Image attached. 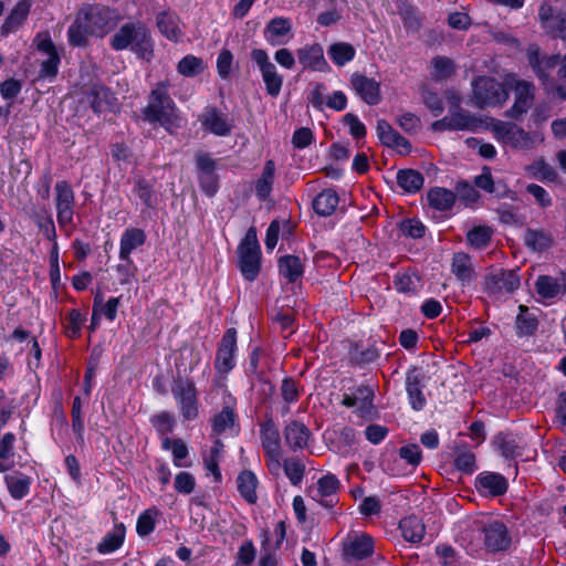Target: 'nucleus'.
Segmentation results:
<instances>
[{"instance_id":"f257e3e1","label":"nucleus","mask_w":566,"mask_h":566,"mask_svg":"<svg viewBox=\"0 0 566 566\" xmlns=\"http://www.w3.org/2000/svg\"><path fill=\"white\" fill-rule=\"evenodd\" d=\"M115 25L113 11L105 7L88 6L78 11L67 31L69 42L81 46L88 36H104Z\"/></svg>"},{"instance_id":"f03ea898","label":"nucleus","mask_w":566,"mask_h":566,"mask_svg":"<svg viewBox=\"0 0 566 566\" xmlns=\"http://www.w3.org/2000/svg\"><path fill=\"white\" fill-rule=\"evenodd\" d=\"M491 132L499 143L517 150H533L545 142L542 128L526 132L511 122L491 120Z\"/></svg>"},{"instance_id":"7ed1b4c3","label":"nucleus","mask_w":566,"mask_h":566,"mask_svg":"<svg viewBox=\"0 0 566 566\" xmlns=\"http://www.w3.org/2000/svg\"><path fill=\"white\" fill-rule=\"evenodd\" d=\"M144 117L149 123H159L167 129L178 126L179 117L176 105L168 94L167 83L160 82L151 90Z\"/></svg>"},{"instance_id":"20e7f679","label":"nucleus","mask_w":566,"mask_h":566,"mask_svg":"<svg viewBox=\"0 0 566 566\" xmlns=\"http://www.w3.org/2000/svg\"><path fill=\"white\" fill-rule=\"evenodd\" d=\"M112 48L117 51L130 49L138 56L149 60L153 55V41L148 29L142 22H129L112 38Z\"/></svg>"},{"instance_id":"39448f33","label":"nucleus","mask_w":566,"mask_h":566,"mask_svg":"<svg viewBox=\"0 0 566 566\" xmlns=\"http://www.w3.org/2000/svg\"><path fill=\"white\" fill-rule=\"evenodd\" d=\"M491 117H476L464 111H453L450 108L449 115L433 123L434 130H468L478 132L479 129L491 130Z\"/></svg>"},{"instance_id":"423d86ee","label":"nucleus","mask_w":566,"mask_h":566,"mask_svg":"<svg viewBox=\"0 0 566 566\" xmlns=\"http://www.w3.org/2000/svg\"><path fill=\"white\" fill-rule=\"evenodd\" d=\"M239 268L248 281H253L260 271L261 250L254 229H249L238 248Z\"/></svg>"},{"instance_id":"0eeeda50","label":"nucleus","mask_w":566,"mask_h":566,"mask_svg":"<svg viewBox=\"0 0 566 566\" xmlns=\"http://www.w3.org/2000/svg\"><path fill=\"white\" fill-rule=\"evenodd\" d=\"M473 101L479 107L501 106L507 98L505 85L492 77L480 76L472 83Z\"/></svg>"},{"instance_id":"6e6552de","label":"nucleus","mask_w":566,"mask_h":566,"mask_svg":"<svg viewBox=\"0 0 566 566\" xmlns=\"http://www.w3.org/2000/svg\"><path fill=\"white\" fill-rule=\"evenodd\" d=\"M527 57L532 69L542 81V84L545 86L547 92L551 91L548 75L551 71L555 69V66L558 65V77L566 81V54L562 59H559L557 55L541 56L538 46L531 45L527 49Z\"/></svg>"},{"instance_id":"1a4fd4ad","label":"nucleus","mask_w":566,"mask_h":566,"mask_svg":"<svg viewBox=\"0 0 566 566\" xmlns=\"http://www.w3.org/2000/svg\"><path fill=\"white\" fill-rule=\"evenodd\" d=\"M171 392L184 420H195L199 413L197 388L195 384L189 379H178L175 381Z\"/></svg>"},{"instance_id":"9d476101","label":"nucleus","mask_w":566,"mask_h":566,"mask_svg":"<svg viewBox=\"0 0 566 566\" xmlns=\"http://www.w3.org/2000/svg\"><path fill=\"white\" fill-rule=\"evenodd\" d=\"M33 43L36 50L45 55V59L40 64V77L53 80L59 72L61 59L50 33L48 31L38 33Z\"/></svg>"},{"instance_id":"9b49d317","label":"nucleus","mask_w":566,"mask_h":566,"mask_svg":"<svg viewBox=\"0 0 566 566\" xmlns=\"http://www.w3.org/2000/svg\"><path fill=\"white\" fill-rule=\"evenodd\" d=\"M251 59L260 70L268 94L277 96L283 85V76L270 60L268 52L263 49H253L251 51Z\"/></svg>"},{"instance_id":"f8f14e48","label":"nucleus","mask_w":566,"mask_h":566,"mask_svg":"<svg viewBox=\"0 0 566 566\" xmlns=\"http://www.w3.org/2000/svg\"><path fill=\"white\" fill-rule=\"evenodd\" d=\"M505 85L514 91V104L506 112V116L511 118H518L525 114L534 101V86L522 80H517L515 76H509Z\"/></svg>"},{"instance_id":"ddd939ff","label":"nucleus","mask_w":566,"mask_h":566,"mask_svg":"<svg viewBox=\"0 0 566 566\" xmlns=\"http://www.w3.org/2000/svg\"><path fill=\"white\" fill-rule=\"evenodd\" d=\"M520 286L516 271L495 270L486 275L484 290L494 297L513 293Z\"/></svg>"},{"instance_id":"4468645a","label":"nucleus","mask_w":566,"mask_h":566,"mask_svg":"<svg viewBox=\"0 0 566 566\" xmlns=\"http://www.w3.org/2000/svg\"><path fill=\"white\" fill-rule=\"evenodd\" d=\"M481 532L486 551L495 553L509 548L511 536L502 522L489 520L482 525Z\"/></svg>"},{"instance_id":"2eb2a0df","label":"nucleus","mask_w":566,"mask_h":566,"mask_svg":"<svg viewBox=\"0 0 566 566\" xmlns=\"http://www.w3.org/2000/svg\"><path fill=\"white\" fill-rule=\"evenodd\" d=\"M538 21L546 34L566 40V12L555 13L553 7L544 2L538 8Z\"/></svg>"},{"instance_id":"dca6fc26","label":"nucleus","mask_w":566,"mask_h":566,"mask_svg":"<svg viewBox=\"0 0 566 566\" xmlns=\"http://www.w3.org/2000/svg\"><path fill=\"white\" fill-rule=\"evenodd\" d=\"M297 62L304 71L327 72L329 65L324 56L323 46L317 43H307L296 50Z\"/></svg>"},{"instance_id":"f3484780","label":"nucleus","mask_w":566,"mask_h":566,"mask_svg":"<svg viewBox=\"0 0 566 566\" xmlns=\"http://www.w3.org/2000/svg\"><path fill=\"white\" fill-rule=\"evenodd\" d=\"M263 36L272 46H281L290 43L294 38L293 23L291 19L284 17H275L271 19L263 30Z\"/></svg>"},{"instance_id":"a211bd4d","label":"nucleus","mask_w":566,"mask_h":566,"mask_svg":"<svg viewBox=\"0 0 566 566\" xmlns=\"http://www.w3.org/2000/svg\"><path fill=\"white\" fill-rule=\"evenodd\" d=\"M55 206L57 222L61 228H67L73 222L74 193L70 185L60 181L55 185Z\"/></svg>"},{"instance_id":"6ab92c4d","label":"nucleus","mask_w":566,"mask_h":566,"mask_svg":"<svg viewBox=\"0 0 566 566\" xmlns=\"http://www.w3.org/2000/svg\"><path fill=\"white\" fill-rule=\"evenodd\" d=\"M237 331L229 328L219 344L216 356V368L219 373H229L235 365Z\"/></svg>"},{"instance_id":"aec40b11","label":"nucleus","mask_w":566,"mask_h":566,"mask_svg":"<svg viewBox=\"0 0 566 566\" xmlns=\"http://www.w3.org/2000/svg\"><path fill=\"white\" fill-rule=\"evenodd\" d=\"M338 490V479L333 474H326L319 478L316 484L310 488L308 494L314 501L318 502L323 506L331 507L337 500Z\"/></svg>"},{"instance_id":"412c9836","label":"nucleus","mask_w":566,"mask_h":566,"mask_svg":"<svg viewBox=\"0 0 566 566\" xmlns=\"http://www.w3.org/2000/svg\"><path fill=\"white\" fill-rule=\"evenodd\" d=\"M350 87L368 105H378L381 101L380 83L373 77L353 73Z\"/></svg>"},{"instance_id":"4be33fe9","label":"nucleus","mask_w":566,"mask_h":566,"mask_svg":"<svg viewBox=\"0 0 566 566\" xmlns=\"http://www.w3.org/2000/svg\"><path fill=\"white\" fill-rule=\"evenodd\" d=\"M262 447L265 453V462L269 471L273 475L281 472V442L276 430L266 428L263 431Z\"/></svg>"},{"instance_id":"5701e85b","label":"nucleus","mask_w":566,"mask_h":566,"mask_svg":"<svg viewBox=\"0 0 566 566\" xmlns=\"http://www.w3.org/2000/svg\"><path fill=\"white\" fill-rule=\"evenodd\" d=\"M200 122L205 130L216 136H228L233 127L228 115L217 108H206L200 115Z\"/></svg>"},{"instance_id":"b1692460","label":"nucleus","mask_w":566,"mask_h":566,"mask_svg":"<svg viewBox=\"0 0 566 566\" xmlns=\"http://www.w3.org/2000/svg\"><path fill=\"white\" fill-rule=\"evenodd\" d=\"M537 294L547 301L558 300L566 295V273L558 276L542 275L536 280Z\"/></svg>"},{"instance_id":"393cba45","label":"nucleus","mask_w":566,"mask_h":566,"mask_svg":"<svg viewBox=\"0 0 566 566\" xmlns=\"http://www.w3.org/2000/svg\"><path fill=\"white\" fill-rule=\"evenodd\" d=\"M32 7V0H20L12 8L9 15L2 23L1 34L8 35L9 33L17 32L25 22Z\"/></svg>"},{"instance_id":"a878e982","label":"nucleus","mask_w":566,"mask_h":566,"mask_svg":"<svg viewBox=\"0 0 566 566\" xmlns=\"http://www.w3.org/2000/svg\"><path fill=\"white\" fill-rule=\"evenodd\" d=\"M146 241V233L139 228L129 227L120 235L119 241V259L122 261H129L130 254L144 245Z\"/></svg>"},{"instance_id":"bb28decb","label":"nucleus","mask_w":566,"mask_h":566,"mask_svg":"<svg viewBox=\"0 0 566 566\" xmlns=\"http://www.w3.org/2000/svg\"><path fill=\"white\" fill-rule=\"evenodd\" d=\"M377 133L381 143L387 147L403 154L410 151L411 146L409 142L398 134L386 120H378Z\"/></svg>"},{"instance_id":"cd10ccee","label":"nucleus","mask_w":566,"mask_h":566,"mask_svg":"<svg viewBox=\"0 0 566 566\" xmlns=\"http://www.w3.org/2000/svg\"><path fill=\"white\" fill-rule=\"evenodd\" d=\"M476 488L483 494L496 496L506 492L507 482L499 473L482 472L476 478Z\"/></svg>"},{"instance_id":"c85d7f7f","label":"nucleus","mask_w":566,"mask_h":566,"mask_svg":"<svg viewBox=\"0 0 566 566\" xmlns=\"http://www.w3.org/2000/svg\"><path fill=\"white\" fill-rule=\"evenodd\" d=\"M212 429L216 434L220 436L238 433L237 416L230 402L213 418Z\"/></svg>"},{"instance_id":"c756f323","label":"nucleus","mask_w":566,"mask_h":566,"mask_svg":"<svg viewBox=\"0 0 566 566\" xmlns=\"http://www.w3.org/2000/svg\"><path fill=\"white\" fill-rule=\"evenodd\" d=\"M346 552L356 559L370 556L374 552V541L367 534H355L348 537Z\"/></svg>"},{"instance_id":"7c9ffc66","label":"nucleus","mask_w":566,"mask_h":566,"mask_svg":"<svg viewBox=\"0 0 566 566\" xmlns=\"http://www.w3.org/2000/svg\"><path fill=\"white\" fill-rule=\"evenodd\" d=\"M15 436L6 433L0 441V472H7L19 464L14 452Z\"/></svg>"},{"instance_id":"2f4dec72","label":"nucleus","mask_w":566,"mask_h":566,"mask_svg":"<svg viewBox=\"0 0 566 566\" xmlns=\"http://www.w3.org/2000/svg\"><path fill=\"white\" fill-rule=\"evenodd\" d=\"M524 169L530 177L539 181L555 182L558 179L556 170L543 157L536 158Z\"/></svg>"},{"instance_id":"473e14b6","label":"nucleus","mask_w":566,"mask_h":566,"mask_svg":"<svg viewBox=\"0 0 566 566\" xmlns=\"http://www.w3.org/2000/svg\"><path fill=\"white\" fill-rule=\"evenodd\" d=\"M157 27L160 33L170 41L178 42L182 36V31L179 27V19L174 13L161 12L158 14Z\"/></svg>"},{"instance_id":"72a5a7b5","label":"nucleus","mask_w":566,"mask_h":566,"mask_svg":"<svg viewBox=\"0 0 566 566\" xmlns=\"http://www.w3.org/2000/svg\"><path fill=\"white\" fill-rule=\"evenodd\" d=\"M422 387L419 374L416 371L409 373L406 379V390L409 402L415 410H421L426 405Z\"/></svg>"},{"instance_id":"f704fd0d","label":"nucleus","mask_w":566,"mask_h":566,"mask_svg":"<svg viewBox=\"0 0 566 566\" xmlns=\"http://www.w3.org/2000/svg\"><path fill=\"white\" fill-rule=\"evenodd\" d=\"M88 99L97 113L113 109L116 102L114 95L104 86H94L88 94Z\"/></svg>"},{"instance_id":"c9c22d12","label":"nucleus","mask_w":566,"mask_h":566,"mask_svg":"<svg viewBox=\"0 0 566 566\" xmlns=\"http://www.w3.org/2000/svg\"><path fill=\"white\" fill-rule=\"evenodd\" d=\"M237 483L241 496L250 504L255 503L258 500V479L255 474L249 470L242 471L237 479Z\"/></svg>"},{"instance_id":"e433bc0d","label":"nucleus","mask_w":566,"mask_h":566,"mask_svg":"<svg viewBox=\"0 0 566 566\" xmlns=\"http://www.w3.org/2000/svg\"><path fill=\"white\" fill-rule=\"evenodd\" d=\"M285 439L291 448L303 449L310 440V431L303 423L293 421L285 428Z\"/></svg>"},{"instance_id":"4c0bfd02","label":"nucleus","mask_w":566,"mask_h":566,"mask_svg":"<svg viewBox=\"0 0 566 566\" xmlns=\"http://www.w3.org/2000/svg\"><path fill=\"white\" fill-rule=\"evenodd\" d=\"M9 493L14 499H23L30 491L31 480L21 472H13L4 478Z\"/></svg>"},{"instance_id":"58836bf2","label":"nucleus","mask_w":566,"mask_h":566,"mask_svg":"<svg viewBox=\"0 0 566 566\" xmlns=\"http://www.w3.org/2000/svg\"><path fill=\"white\" fill-rule=\"evenodd\" d=\"M327 53L335 65L344 66L354 60L356 50L350 43L336 42L328 46Z\"/></svg>"},{"instance_id":"ea45409f","label":"nucleus","mask_w":566,"mask_h":566,"mask_svg":"<svg viewBox=\"0 0 566 566\" xmlns=\"http://www.w3.org/2000/svg\"><path fill=\"white\" fill-rule=\"evenodd\" d=\"M427 200L433 209L438 211H447L453 206L455 196L452 191L446 188L437 187L427 193Z\"/></svg>"},{"instance_id":"a19ab883","label":"nucleus","mask_w":566,"mask_h":566,"mask_svg":"<svg viewBox=\"0 0 566 566\" xmlns=\"http://www.w3.org/2000/svg\"><path fill=\"white\" fill-rule=\"evenodd\" d=\"M279 269L281 275L289 282H295L304 272L302 260L295 255L282 256L279 262Z\"/></svg>"},{"instance_id":"79ce46f5","label":"nucleus","mask_w":566,"mask_h":566,"mask_svg":"<svg viewBox=\"0 0 566 566\" xmlns=\"http://www.w3.org/2000/svg\"><path fill=\"white\" fill-rule=\"evenodd\" d=\"M338 202L336 191L326 189L314 199L313 208L321 216H331L337 208Z\"/></svg>"},{"instance_id":"37998d69","label":"nucleus","mask_w":566,"mask_h":566,"mask_svg":"<svg viewBox=\"0 0 566 566\" xmlns=\"http://www.w3.org/2000/svg\"><path fill=\"white\" fill-rule=\"evenodd\" d=\"M452 273L461 282H470L474 276L471 258L462 252L455 253L452 259Z\"/></svg>"},{"instance_id":"c03bdc74","label":"nucleus","mask_w":566,"mask_h":566,"mask_svg":"<svg viewBox=\"0 0 566 566\" xmlns=\"http://www.w3.org/2000/svg\"><path fill=\"white\" fill-rule=\"evenodd\" d=\"M163 449L170 450L172 462L177 468L188 467L186 458L188 457V447L181 439H170L165 437L161 441Z\"/></svg>"},{"instance_id":"a18cd8bd","label":"nucleus","mask_w":566,"mask_h":566,"mask_svg":"<svg viewBox=\"0 0 566 566\" xmlns=\"http://www.w3.org/2000/svg\"><path fill=\"white\" fill-rule=\"evenodd\" d=\"M275 166L272 160H268L263 167L261 177L255 184V191L260 199H266L272 190L274 181Z\"/></svg>"},{"instance_id":"49530a36","label":"nucleus","mask_w":566,"mask_h":566,"mask_svg":"<svg viewBox=\"0 0 566 566\" xmlns=\"http://www.w3.org/2000/svg\"><path fill=\"white\" fill-rule=\"evenodd\" d=\"M400 530L405 539L413 543L420 542L424 535V526L416 516H409L401 520Z\"/></svg>"},{"instance_id":"de8ad7c7","label":"nucleus","mask_w":566,"mask_h":566,"mask_svg":"<svg viewBox=\"0 0 566 566\" xmlns=\"http://www.w3.org/2000/svg\"><path fill=\"white\" fill-rule=\"evenodd\" d=\"M160 513L156 507H150L139 514L136 523V531L139 536L149 535L156 526Z\"/></svg>"},{"instance_id":"09e8293b","label":"nucleus","mask_w":566,"mask_h":566,"mask_svg":"<svg viewBox=\"0 0 566 566\" xmlns=\"http://www.w3.org/2000/svg\"><path fill=\"white\" fill-rule=\"evenodd\" d=\"M205 67L206 66L202 59L192 54H188L179 61L177 65V71L182 76L192 77L202 73L205 71Z\"/></svg>"},{"instance_id":"8fccbe9b","label":"nucleus","mask_w":566,"mask_h":566,"mask_svg":"<svg viewBox=\"0 0 566 566\" xmlns=\"http://www.w3.org/2000/svg\"><path fill=\"white\" fill-rule=\"evenodd\" d=\"M455 71L453 61L447 56H437L431 61V76L437 81L450 77Z\"/></svg>"},{"instance_id":"3c124183","label":"nucleus","mask_w":566,"mask_h":566,"mask_svg":"<svg viewBox=\"0 0 566 566\" xmlns=\"http://www.w3.org/2000/svg\"><path fill=\"white\" fill-rule=\"evenodd\" d=\"M397 182L407 192H416L423 185V177L416 170H401L397 175Z\"/></svg>"},{"instance_id":"603ef678","label":"nucleus","mask_w":566,"mask_h":566,"mask_svg":"<svg viewBox=\"0 0 566 566\" xmlns=\"http://www.w3.org/2000/svg\"><path fill=\"white\" fill-rule=\"evenodd\" d=\"M125 530L123 525L116 526L115 530L108 533L98 545V551L102 554H109L117 551L124 542Z\"/></svg>"},{"instance_id":"864d4df0","label":"nucleus","mask_w":566,"mask_h":566,"mask_svg":"<svg viewBox=\"0 0 566 566\" xmlns=\"http://www.w3.org/2000/svg\"><path fill=\"white\" fill-rule=\"evenodd\" d=\"M492 237V230L489 227H475L467 234V240L473 249H483L488 245Z\"/></svg>"},{"instance_id":"5fc2aeb1","label":"nucleus","mask_w":566,"mask_h":566,"mask_svg":"<svg viewBox=\"0 0 566 566\" xmlns=\"http://www.w3.org/2000/svg\"><path fill=\"white\" fill-rule=\"evenodd\" d=\"M223 451V444L217 440L209 454L205 455L203 463L206 469L216 478L219 479L221 476L219 470V460L221 458V453Z\"/></svg>"},{"instance_id":"6e6d98bb","label":"nucleus","mask_w":566,"mask_h":566,"mask_svg":"<svg viewBox=\"0 0 566 566\" xmlns=\"http://www.w3.org/2000/svg\"><path fill=\"white\" fill-rule=\"evenodd\" d=\"M525 243L534 251H543L552 244V237L542 231L528 230L525 234Z\"/></svg>"},{"instance_id":"4d7b16f0","label":"nucleus","mask_w":566,"mask_h":566,"mask_svg":"<svg viewBox=\"0 0 566 566\" xmlns=\"http://www.w3.org/2000/svg\"><path fill=\"white\" fill-rule=\"evenodd\" d=\"M151 422L156 430L163 436L170 433L175 427L174 416L167 411H163L154 416L151 418Z\"/></svg>"},{"instance_id":"13d9d810","label":"nucleus","mask_w":566,"mask_h":566,"mask_svg":"<svg viewBox=\"0 0 566 566\" xmlns=\"http://www.w3.org/2000/svg\"><path fill=\"white\" fill-rule=\"evenodd\" d=\"M284 472L292 484L297 485L304 475V465L295 459L284 461Z\"/></svg>"},{"instance_id":"bf43d9fd","label":"nucleus","mask_w":566,"mask_h":566,"mask_svg":"<svg viewBox=\"0 0 566 566\" xmlns=\"http://www.w3.org/2000/svg\"><path fill=\"white\" fill-rule=\"evenodd\" d=\"M85 322V316L77 310H72L66 316V334L76 337Z\"/></svg>"},{"instance_id":"052dcab7","label":"nucleus","mask_w":566,"mask_h":566,"mask_svg":"<svg viewBox=\"0 0 566 566\" xmlns=\"http://www.w3.org/2000/svg\"><path fill=\"white\" fill-rule=\"evenodd\" d=\"M134 192L136 197L147 208H153L156 203V195L149 185L144 181H138L135 186Z\"/></svg>"},{"instance_id":"680f3d73","label":"nucleus","mask_w":566,"mask_h":566,"mask_svg":"<svg viewBox=\"0 0 566 566\" xmlns=\"http://www.w3.org/2000/svg\"><path fill=\"white\" fill-rule=\"evenodd\" d=\"M119 297H111L104 305H101V307L98 308V304H97V301L95 302V305H94V311H93V321L95 319L96 315L99 313H102L108 321L113 322L115 318H116V314H117V308L119 306Z\"/></svg>"},{"instance_id":"e2e57ef3","label":"nucleus","mask_w":566,"mask_h":566,"mask_svg":"<svg viewBox=\"0 0 566 566\" xmlns=\"http://www.w3.org/2000/svg\"><path fill=\"white\" fill-rule=\"evenodd\" d=\"M517 329L521 334L530 335L536 328V321L534 317L527 314V310L525 306H520V314L516 318Z\"/></svg>"},{"instance_id":"0e129e2a","label":"nucleus","mask_w":566,"mask_h":566,"mask_svg":"<svg viewBox=\"0 0 566 566\" xmlns=\"http://www.w3.org/2000/svg\"><path fill=\"white\" fill-rule=\"evenodd\" d=\"M233 61L232 53L223 49L217 57V72L221 78H227L231 72V65Z\"/></svg>"},{"instance_id":"69168bd1","label":"nucleus","mask_w":566,"mask_h":566,"mask_svg":"<svg viewBox=\"0 0 566 566\" xmlns=\"http://www.w3.org/2000/svg\"><path fill=\"white\" fill-rule=\"evenodd\" d=\"M455 467L465 473H472L475 469V455L470 451L460 452L455 458Z\"/></svg>"},{"instance_id":"338daca9","label":"nucleus","mask_w":566,"mask_h":566,"mask_svg":"<svg viewBox=\"0 0 566 566\" xmlns=\"http://www.w3.org/2000/svg\"><path fill=\"white\" fill-rule=\"evenodd\" d=\"M399 455L412 467H417L421 461V450L417 444H408L401 447L399 450Z\"/></svg>"},{"instance_id":"774afa93","label":"nucleus","mask_w":566,"mask_h":566,"mask_svg":"<svg viewBox=\"0 0 566 566\" xmlns=\"http://www.w3.org/2000/svg\"><path fill=\"white\" fill-rule=\"evenodd\" d=\"M175 489L184 494H189L195 489V478L188 472H180L175 479Z\"/></svg>"}]
</instances>
